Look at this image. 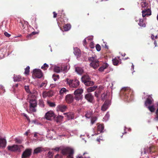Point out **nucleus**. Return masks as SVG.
Listing matches in <instances>:
<instances>
[{
  "instance_id": "nucleus-45",
  "label": "nucleus",
  "mask_w": 158,
  "mask_h": 158,
  "mask_svg": "<svg viewBox=\"0 0 158 158\" xmlns=\"http://www.w3.org/2000/svg\"><path fill=\"white\" fill-rule=\"evenodd\" d=\"M150 111L152 112H154L155 110V108L153 106H149L148 107Z\"/></svg>"
},
{
  "instance_id": "nucleus-12",
  "label": "nucleus",
  "mask_w": 158,
  "mask_h": 158,
  "mask_svg": "<svg viewBox=\"0 0 158 158\" xmlns=\"http://www.w3.org/2000/svg\"><path fill=\"white\" fill-rule=\"evenodd\" d=\"M142 13L143 17L146 16H149L151 15V10L149 8L144 9V10H143Z\"/></svg>"
},
{
  "instance_id": "nucleus-50",
  "label": "nucleus",
  "mask_w": 158,
  "mask_h": 158,
  "mask_svg": "<svg viewBox=\"0 0 158 158\" xmlns=\"http://www.w3.org/2000/svg\"><path fill=\"white\" fill-rule=\"evenodd\" d=\"M15 140L16 143H21L22 142V140L21 139L16 138L15 139Z\"/></svg>"
},
{
  "instance_id": "nucleus-60",
  "label": "nucleus",
  "mask_w": 158,
  "mask_h": 158,
  "mask_svg": "<svg viewBox=\"0 0 158 158\" xmlns=\"http://www.w3.org/2000/svg\"><path fill=\"white\" fill-rule=\"evenodd\" d=\"M99 94H98V92H97L96 91V92H95V96L97 98L98 97V95H99Z\"/></svg>"
},
{
  "instance_id": "nucleus-53",
  "label": "nucleus",
  "mask_w": 158,
  "mask_h": 158,
  "mask_svg": "<svg viewBox=\"0 0 158 158\" xmlns=\"http://www.w3.org/2000/svg\"><path fill=\"white\" fill-rule=\"evenodd\" d=\"M25 89L26 91L28 93H30V92L29 89V87L28 86H25Z\"/></svg>"
},
{
  "instance_id": "nucleus-42",
  "label": "nucleus",
  "mask_w": 158,
  "mask_h": 158,
  "mask_svg": "<svg viewBox=\"0 0 158 158\" xmlns=\"http://www.w3.org/2000/svg\"><path fill=\"white\" fill-rule=\"evenodd\" d=\"M48 66H49L48 64L46 63H45L44 64V65L41 67V68L44 70H46L48 68Z\"/></svg>"
},
{
  "instance_id": "nucleus-39",
  "label": "nucleus",
  "mask_w": 158,
  "mask_h": 158,
  "mask_svg": "<svg viewBox=\"0 0 158 158\" xmlns=\"http://www.w3.org/2000/svg\"><path fill=\"white\" fill-rule=\"evenodd\" d=\"M141 6L142 8H145L147 7V6L148 5V3H147L145 1H143L141 3Z\"/></svg>"
},
{
  "instance_id": "nucleus-20",
  "label": "nucleus",
  "mask_w": 158,
  "mask_h": 158,
  "mask_svg": "<svg viewBox=\"0 0 158 158\" xmlns=\"http://www.w3.org/2000/svg\"><path fill=\"white\" fill-rule=\"evenodd\" d=\"M81 80L84 83L86 81L90 80V78L88 75H84L81 77Z\"/></svg>"
},
{
  "instance_id": "nucleus-35",
  "label": "nucleus",
  "mask_w": 158,
  "mask_h": 158,
  "mask_svg": "<svg viewBox=\"0 0 158 158\" xmlns=\"http://www.w3.org/2000/svg\"><path fill=\"white\" fill-rule=\"evenodd\" d=\"M38 32H33L31 34H29L27 36V38L28 39H31V36L33 35H34L36 34H38Z\"/></svg>"
},
{
  "instance_id": "nucleus-4",
  "label": "nucleus",
  "mask_w": 158,
  "mask_h": 158,
  "mask_svg": "<svg viewBox=\"0 0 158 158\" xmlns=\"http://www.w3.org/2000/svg\"><path fill=\"white\" fill-rule=\"evenodd\" d=\"M89 60L91 62L90 65L94 69H97L99 66V61L97 60L96 57H89L88 58Z\"/></svg>"
},
{
  "instance_id": "nucleus-63",
  "label": "nucleus",
  "mask_w": 158,
  "mask_h": 158,
  "mask_svg": "<svg viewBox=\"0 0 158 158\" xmlns=\"http://www.w3.org/2000/svg\"><path fill=\"white\" fill-rule=\"evenodd\" d=\"M83 44H84V45L85 44H86V40L85 39L83 41Z\"/></svg>"
},
{
  "instance_id": "nucleus-46",
  "label": "nucleus",
  "mask_w": 158,
  "mask_h": 158,
  "mask_svg": "<svg viewBox=\"0 0 158 158\" xmlns=\"http://www.w3.org/2000/svg\"><path fill=\"white\" fill-rule=\"evenodd\" d=\"M67 69V66H61V72H66Z\"/></svg>"
},
{
  "instance_id": "nucleus-36",
  "label": "nucleus",
  "mask_w": 158,
  "mask_h": 158,
  "mask_svg": "<svg viewBox=\"0 0 158 158\" xmlns=\"http://www.w3.org/2000/svg\"><path fill=\"white\" fill-rule=\"evenodd\" d=\"M54 71L55 72L57 73H59L61 72V67H59L56 66L54 69Z\"/></svg>"
},
{
  "instance_id": "nucleus-58",
  "label": "nucleus",
  "mask_w": 158,
  "mask_h": 158,
  "mask_svg": "<svg viewBox=\"0 0 158 158\" xmlns=\"http://www.w3.org/2000/svg\"><path fill=\"white\" fill-rule=\"evenodd\" d=\"M156 117L154 119L156 121H158V113H156Z\"/></svg>"
},
{
  "instance_id": "nucleus-23",
  "label": "nucleus",
  "mask_w": 158,
  "mask_h": 158,
  "mask_svg": "<svg viewBox=\"0 0 158 158\" xmlns=\"http://www.w3.org/2000/svg\"><path fill=\"white\" fill-rule=\"evenodd\" d=\"M74 94L75 95L74 98L77 101H79L82 98V95L74 93Z\"/></svg>"
},
{
  "instance_id": "nucleus-17",
  "label": "nucleus",
  "mask_w": 158,
  "mask_h": 158,
  "mask_svg": "<svg viewBox=\"0 0 158 158\" xmlns=\"http://www.w3.org/2000/svg\"><path fill=\"white\" fill-rule=\"evenodd\" d=\"M6 144V140L4 138H0V148H4Z\"/></svg>"
},
{
  "instance_id": "nucleus-43",
  "label": "nucleus",
  "mask_w": 158,
  "mask_h": 158,
  "mask_svg": "<svg viewBox=\"0 0 158 158\" xmlns=\"http://www.w3.org/2000/svg\"><path fill=\"white\" fill-rule=\"evenodd\" d=\"M52 77L55 81H56L57 79L59 78V76L58 75L53 74L52 76Z\"/></svg>"
},
{
  "instance_id": "nucleus-5",
  "label": "nucleus",
  "mask_w": 158,
  "mask_h": 158,
  "mask_svg": "<svg viewBox=\"0 0 158 158\" xmlns=\"http://www.w3.org/2000/svg\"><path fill=\"white\" fill-rule=\"evenodd\" d=\"M29 110L31 112H36V107L37 106L36 100L35 99H31L29 101Z\"/></svg>"
},
{
  "instance_id": "nucleus-8",
  "label": "nucleus",
  "mask_w": 158,
  "mask_h": 158,
  "mask_svg": "<svg viewBox=\"0 0 158 158\" xmlns=\"http://www.w3.org/2000/svg\"><path fill=\"white\" fill-rule=\"evenodd\" d=\"M21 147H23L22 145H14L12 146H8V148L9 150L11 151H18L19 152L20 151V149Z\"/></svg>"
},
{
  "instance_id": "nucleus-61",
  "label": "nucleus",
  "mask_w": 158,
  "mask_h": 158,
  "mask_svg": "<svg viewBox=\"0 0 158 158\" xmlns=\"http://www.w3.org/2000/svg\"><path fill=\"white\" fill-rule=\"evenodd\" d=\"M52 149L56 151H59V148L56 147V148H55L54 149Z\"/></svg>"
},
{
  "instance_id": "nucleus-15",
  "label": "nucleus",
  "mask_w": 158,
  "mask_h": 158,
  "mask_svg": "<svg viewBox=\"0 0 158 158\" xmlns=\"http://www.w3.org/2000/svg\"><path fill=\"white\" fill-rule=\"evenodd\" d=\"M119 57H115L113 59L112 61L114 65L115 66H118L119 64L121 63V60L119 59Z\"/></svg>"
},
{
  "instance_id": "nucleus-9",
  "label": "nucleus",
  "mask_w": 158,
  "mask_h": 158,
  "mask_svg": "<svg viewBox=\"0 0 158 158\" xmlns=\"http://www.w3.org/2000/svg\"><path fill=\"white\" fill-rule=\"evenodd\" d=\"M32 150L30 148H27L23 152L22 157V158L29 157L31 155Z\"/></svg>"
},
{
  "instance_id": "nucleus-40",
  "label": "nucleus",
  "mask_w": 158,
  "mask_h": 158,
  "mask_svg": "<svg viewBox=\"0 0 158 158\" xmlns=\"http://www.w3.org/2000/svg\"><path fill=\"white\" fill-rule=\"evenodd\" d=\"M47 103L48 105L50 107H54L56 106V104L54 102L48 101Z\"/></svg>"
},
{
  "instance_id": "nucleus-2",
  "label": "nucleus",
  "mask_w": 158,
  "mask_h": 158,
  "mask_svg": "<svg viewBox=\"0 0 158 158\" xmlns=\"http://www.w3.org/2000/svg\"><path fill=\"white\" fill-rule=\"evenodd\" d=\"M61 153L63 155H68V158H73V155L74 154V150L71 148L69 147L65 148L61 150Z\"/></svg>"
},
{
  "instance_id": "nucleus-37",
  "label": "nucleus",
  "mask_w": 158,
  "mask_h": 158,
  "mask_svg": "<svg viewBox=\"0 0 158 158\" xmlns=\"http://www.w3.org/2000/svg\"><path fill=\"white\" fill-rule=\"evenodd\" d=\"M53 156V153L52 152L49 151L47 154V158H52Z\"/></svg>"
},
{
  "instance_id": "nucleus-24",
  "label": "nucleus",
  "mask_w": 158,
  "mask_h": 158,
  "mask_svg": "<svg viewBox=\"0 0 158 158\" xmlns=\"http://www.w3.org/2000/svg\"><path fill=\"white\" fill-rule=\"evenodd\" d=\"M43 148L41 147H38L36 148L34 151L33 154H37L40 153L43 151Z\"/></svg>"
},
{
  "instance_id": "nucleus-38",
  "label": "nucleus",
  "mask_w": 158,
  "mask_h": 158,
  "mask_svg": "<svg viewBox=\"0 0 158 158\" xmlns=\"http://www.w3.org/2000/svg\"><path fill=\"white\" fill-rule=\"evenodd\" d=\"M25 71L24 73L26 75H28L30 72V67L29 66H27L25 69Z\"/></svg>"
},
{
  "instance_id": "nucleus-11",
  "label": "nucleus",
  "mask_w": 158,
  "mask_h": 158,
  "mask_svg": "<svg viewBox=\"0 0 158 158\" xmlns=\"http://www.w3.org/2000/svg\"><path fill=\"white\" fill-rule=\"evenodd\" d=\"M85 98L89 102L92 103L94 100L93 96L91 93L86 94L85 96Z\"/></svg>"
},
{
  "instance_id": "nucleus-29",
  "label": "nucleus",
  "mask_w": 158,
  "mask_h": 158,
  "mask_svg": "<svg viewBox=\"0 0 158 158\" xmlns=\"http://www.w3.org/2000/svg\"><path fill=\"white\" fill-rule=\"evenodd\" d=\"M76 71L78 73L81 74L83 72V70L82 68L77 67L76 68Z\"/></svg>"
},
{
  "instance_id": "nucleus-27",
  "label": "nucleus",
  "mask_w": 158,
  "mask_h": 158,
  "mask_svg": "<svg viewBox=\"0 0 158 158\" xmlns=\"http://www.w3.org/2000/svg\"><path fill=\"white\" fill-rule=\"evenodd\" d=\"M104 128V126L103 124H99L98 125L97 128L98 131L101 132L102 131Z\"/></svg>"
},
{
  "instance_id": "nucleus-33",
  "label": "nucleus",
  "mask_w": 158,
  "mask_h": 158,
  "mask_svg": "<svg viewBox=\"0 0 158 158\" xmlns=\"http://www.w3.org/2000/svg\"><path fill=\"white\" fill-rule=\"evenodd\" d=\"M64 30L67 31L69 30L71 28V25L70 24H67L63 26Z\"/></svg>"
},
{
  "instance_id": "nucleus-13",
  "label": "nucleus",
  "mask_w": 158,
  "mask_h": 158,
  "mask_svg": "<svg viewBox=\"0 0 158 158\" xmlns=\"http://www.w3.org/2000/svg\"><path fill=\"white\" fill-rule=\"evenodd\" d=\"M67 109L66 106L63 104L59 105L57 107V110L62 112L65 111Z\"/></svg>"
},
{
  "instance_id": "nucleus-56",
  "label": "nucleus",
  "mask_w": 158,
  "mask_h": 158,
  "mask_svg": "<svg viewBox=\"0 0 158 158\" xmlns=\"http://www.w3.org/2000/svg\"><path fill=\"white\" fill-rule=\"evenodd\" d=\"M20 23L21 24L20 25V26H22L23 28H25V26L22 22H20Z\"/></svg>"
},
{
  "instance_id": "nucleus-19",
  "label": "nucleus",
  "mask_w": 158,
  "mask_h": 158,
  "mask_svg": "<svg viewBox=\"0 0 158 158\" xmlns=\"http://www.w3.org/2000/svg\"><path fill=\"white\" fill-rule=\"evenodd\" d=\"M138 24L141 27H145L146 26L145 20H144L143 19H139Z\"/></svg>"
},
{
  "instance_id": "nucleus-49",
  "label": "nucleus",
  "mask_w": 158,
  "mask_h": 158,
  "mask_svg": "<svg viewBox=\"0 0 158 158\" xmlns=\"http://www.w3.org/2000/svg\"><path fill=\"white\" fill-rule=\"evenodd\" d=\"M67 117H68V119H73L74 118V116L73 115V114H70L69 113L67 114Z\"/></svg>"
},
{
  "instance_id": "nucleus-16",
  "label": "nucleus",
  "mask_w": 158,
  "mask_h": 158,
  "mask_svg": "<svg viewBox=\"0 0 158 158\" xmlns=\"http://www.w3.org/2000/svg\"><path fill=\"white\" fill-rule=\"evenodd\" d=\"M154 148L153 147H150L149 148L148 147L143 149V154H145L147 153H150L151 154L153 152V149Z\"/></svg>"
},
{
  "instance_id": "nucleus-47",
  "label": "nucleus",
  "mask_w": 158,
  "mask_h": 158,
  "mask_svg": "<svg viewBox=\"0 0 158 158\" xmlns=\"http://www.w3.org/2000/svg\"><path fill=\"white\" fill-rule=\"evenodd\" d=\"M39 105L41 107H44V102L42 100H40Z\"/></svg>"
},
{
  "instance_id": "nucleus-3",
  "label": "nucleus",
  "mask_w": 158,
  "mask_h": 158,
  "mask_svg": "<svg viewBox=\"0 0 158 158\" xmlns=\"http://www.w3.org/2000/svg\"><path fill=\"white\" fill-rule=\"evenodd\" d=\"M65 81L69 85V86L71 88H77L79 85V81L77 79H69L67 78Z\"/></svg>"
},
{
  "instance_id": "nucleus-34",
  "label": "nucleus",
  "mask_w": 158,
  "mask_h": 158,
  "mask_svg": "<svg viewBox=\"0 0 158 158\" xmlns=\"http://www.w3.org/2000/svg\"><path fill=\"white\" fill-rule=\"evenodd\" d=\"M84 84L86 86H90L93 85L94 84V82L90 81V80H89L85 82Z\"/></svg>"
},
{
  "instance_id": "nucleus-28",
  "label": "nucleus",
  "mask_w": 158,
  "mask_h": 158,
  "mask_svg": "<svg viewBox=\"0 0 158 158\" xmlns=\"http://www.w3.org/2000/svg\"><path fill=\"white\" fill-rule=\"evenodd\" d=\"M97 87V86H96L90 87L87 89V92L88 93H90L91 92L93 91L96 89Z\"/></svg>"
},
{
  "instance_id": "nucleus-59",
  "label": "nucleus",
  "mask_w": 158,
  "mask_h": 158,
  "mask_svg": "<svg viewBox=\"0 0 158 158\" xmlns=\"http://www.w3.org/2000/svg\"><path fill=\"white\" fill-rule=\"evenodd\" d=\"M24 116L26 117V118H27V120L28 121H30V118L29 117H28V116H27V115L26 114H24Z\"/></svg>"
},
{
  "instance_id": "nucleus-57",
  "label": "nucleus",
  "mask_w": 158,
  "mask_h": 158,
  "mask_svg": "<svg viewBox=\"0 0 158 158\" xmlns=\"http://www.w3.org/2000/svg\"><path fill=\"white\" fill-rule=\"evenodd\" d=\"M53 18H56L57 17V14L55 11L53 12Z\"/></svg>"
},
{
  "instance_id": "nucleus-26",
  "label": "nucleus",
  "mask_w": 158,
  "mask_h": 158,
  "mask_svg": "<svg viewBox=\"0 0 158 158\" xmlns=\"http://www.w3.org/2000/svg\"><path fill=\"white\" fill-rule=\"evenodd\" d=\"M83 89H82L81 88H79L76 90L74 91V93L77 94H78L82 95V93H83Z\"/></svg>"
},
{
  "instance_id": "nucleus-32",
  "label": "nucleus",
  "mask_w": 158,
  "mask_h": 158,
  "mask_svg": "<svg viewBox=\"0 0 158 158\" xmlns=\"http://www.w3.org/2000/svg\"><path fill=\"white\" fill-rule=\"evenodd\" d=\"M92 114V112L90 110L87 111L86 114H85V116L86 118H89L91 117Z\"/></svg>"
},
{
  "instance_id": "nucleus-6",
  "label": "nucleus",
  "mask_w": 158,
  "mask_h": 158,
  "mask_svg": "<svg viewBox=\"0 0 158 158\" xmlns=\"http://www.w3.org/2000/svg\"><path fill=\"white\" fill-rule=\"evenodd\" d=\"M55 114L51 110L48 111L45 115V118L48 120H52L55 118Z\"/></svg>"
},
{
  "instance_id": "nucleus-30",
  "label": "nucleus",
  "mask_w": 158,
  "mask_h": 158,
  "mask_svg": "<svg viewBox=\"0 0 158 158\" xmlns=\"http://www.w3.org/2000/svg\"><path fill=\"white\" fill-rule=\"evenodd\" d=\"M68 91V90H67L65 88H62L60 91V94L61 95H64V94H65L66 92Z\"/></svg>"
},
{
  "instance_id": "nucleus-55",
  "label": "nucleus",
  "mask_w": 158,
  "mask_h": 158,
  "mask_svg": "<svg viewBox=\"0 0 158 158\" xmlns=\"http://www.w3.org/2000/svg\"><path fill=\"white\" fill-rule=\"evenodd\" d=\"M4 34L5 35L6 37H10L11 35L10 34H9L6 32H4Z\"/></svg>"
},
{
  "instance_id": "nucleus-7",
  "label": "nucleus",
  "mask_w": 158,
  "mask_h": 158,
  "mask_svg": "<svg viewBox=\"0 0 158 158\" xmlns=\"http://www.w3.org/2000/svg\"><path fill=\"white\" fill-rule=\"evenodd\" d=\"M33 76L35 78H41L43 76V73L41 70L40 69H35L33 70Z\"/></svg>"
},
{
  "instance_id": "nucleus-18",
  "label": "nucleus",
  "mask_w": 158,
  "mask_h": 158,
  "mask_svg": "<svg viewBox=\"0 0 158 158\" xmlns=\"http://www.w3.org/2000/svg\"><path fill=\"white\" fill-rule=\"evenodd\" d=\"M108 66L109 65L107 63H104L99 68L98 70L99 71L102 72L104 71V69L108 68Z\"/></svg>"
},
{
  "instance_id": "nucleus-25",
  "label": "nucleus",
  "mask_w": 158,
  "mask_h": 158,
  "mask_svg": "<svg viewBox=\"0 0 158 158\" xmlns=\"http://www.w3.org/2000/svg\"><path fill=\"white\" fill-rule=\"evenodd\" d=\"M13 78L14 81H19L22 80L21 77L19 75H14Z\"/></svg>"
},
{
  "instance_id": "nucleus-14",
  "label": "nucleus",
  "mask_w": 158,
  "mask_h": 158,
  "mask_svg": "<svg viewBox=\"0 0 158 158\" xmlns=\"http://www.w3.org/2000/svg\"><path fill=\"white\" fill-rule=\"evenodd\" d=\"M54 95L53 92L52 90H49L48 92H44L43 93V96L44 98H45L47 97H51Z\"/></svg>"
},
{
  "instance_id": "nucleus-1",
  "label": "nucleus",
  "mask_w": 158,
  "mask_h": 158,
  "mask_svg": "<svg viewBox=\"0 0 158 158\" xmlns=\"http://www.w3.org/2000/svg\"><path fill=\"white\" fill-rule=\"evenodd\" d=\"M132 94V91L129 88L125 87L122 88L120 92V95L125 100H128L129 95Z\"/></svg>"
},
{
  "instance_id": "nucleus-22",
  "label": "nucleus",
  "mask_w": 158,
  "mask_h": 158,
  "mask_svg": "<svg viewBox=\"0 0 158 158\" xmlns=\"http://www.w3.org/2000/svg\"><path fill=\"white\" fill-rule=\"evenodd\" d=\"M73 53L75 55L77 56H79L81 54L80 50L77 48H74Z\"/></svg>"
},
{
  "instance_id": "nucleus-54",
  "label": "nucleus",
  "mask_w": 158,
  "mask_h": 158,
  "mask_svg": "<svg viewBox=\"0 0 158 158\" xmlns=\"http://www.w3.org/2000/svg\"><path fill=\"white\" fill-rule=\"evenodd\" d=\"M47 84L45 82H42L40 85L39 87L40 88H42L43 86H45Z\"/></svg>"
},
{
  "instance_id": "nucleus-64",
  "label": "nucleus",
  "mask_w": 158,
  "mask_h": 158,
  "mask_svg": "<svg viewBox=\"0 0 158 158\" xmlns=\"http://www.w3.org/2000/svg\"><path fill=\"white\" fill-rule=\"evenodd\" d=\"M59 156V154H57V155H56L55 156L54 158H57Z\"/></svg>"
},
{
  "instance_id": "nucleus-51",
  "label": "nucleus",
  "mask_w": 158,
  "mask_h": 158,
  "mask_svg": "<svg viewBox=\"0 0 158 158\" xmlns=\"http://www.w3.org/2000/svg\"><path fill=\"white\" fill-rule=\"evenodd\" d=\"M97 118L96 117H94L92 118L91 120V123L92 124H93L97 120Z\"/></svg>"
},
{
  "instance_id": "nucleus-10",
  "label": "nucleus",
  "mask_w": 158,
  "mask_h": 158,
  "mask_svg": "<svg viewBox=\"0 0 158 158\" xmlns=\"http://www.w3.org/2000/svg\"><path fill=\"white\" fill-rule=\"evenodd\" d=\"M74 99L73 95L71 94L67 95L65 98L66 102L68 104H70L73 102Z\"/></svg>"
},
{
  "instance_id": "nucleus-41",
  "label": "nucleus",
  "mask_w": 158,
  "mask_h": 158,
  "mask_svg": "<svg viewBox=\"0 0 158 158\" xmlns=\"http://www.w3.org/2000/svg\"><path fill=\"white\" fill-rule=\"evenodd\" d=\"M63 118V116L60 115H58L56 118V120L57 122H58L60 121V120L62 119Z\"/></svg>"
},
{
  "instance_id": "nucleus-48",
  "label": "nucleus",
  "mask_w": 158,
  "mask_h": 158,
  "mask_svg": "<svg viewBox=\"0 0 158 158\" xmlns=\"http://www.w3.org/2000/svg\"><path fill=\"white\" fill-rule=\"evenodd\" d=\"M96 48L98 51H99L101 49V47L100 45L98 44L96 45Z\"/></svg>"
},
{
  "instance_id": "nucleus-62",
  "label": "nucleus",
  "mask_w": 158,
  "mask_h": 158,
  "mask_svg": "<svg viewBox=\"0 0 158 158\" xmlns=\"http://www.w3.org/2000/svg\"><path fill=\"white\" fill-rule=\"evenodd\" d=\"M63 10H61L60 11V13H58V16H61V15L62 14V13L63 12Z\"/></svg>"
},
{
  "instance_id": "nucleus-21",
  "label": "nucleus",
  "mask_w": 158,
  "mask_h": 158,
  "mask_svg": "<svg viewBox=\"0 0 158 158\" xmlns=\"http://www.w3.org/2000/svg\"><path fill=\"white\" fill-rule=\"evenodd\" d=\"M109 102H105L102 107L101 110L104 111H106L108 107Z\"/></svg>"
},
{
  "instance_id": "nucleus-31",
  "label": "nucleus",
  "mask_w": 158,
  "mask_h": 158,
  "mask_svg": "<svg viewBox=\"0 0 158 158\" xmlns=\"http://www.w3.org/2000/svg\"><path fill=\"white\" fill-rule=\"evenodd\" d=\"M152 101L151 99L149 98H148L145 102V104L146 106H147L148 105H150L152 104Z\"/></svg>"
},
{
  "instance_id": "nucleus-44",
  "label": "nucleus",
  "mask_w": 158,
  "mask_h": 158,
  "mask_svg": "<svg viewBox=\"0 0 158 158\" xmlns=\"http://www.w3.org/2000/svg\"><path fill=\"white\" fill-rule=\"evenodd\" d=\"M107 94L105 93V92H103V94H102L101 96V99L102 100H104L106 97V96Z\"/></svg>"
},
{
  "instance_id": "nucleus-52",
  "label": "nucleus",
  "mask_w": 158,
  "mask_h": 158,
  "mask_svg": "<svg viewBox=\"0 0 158 158\" xmlns=\"http://www.w3.org/2000/svg\"><path fill=\"white\" fill-rule=\"evenodd\" d=\"M103 88H102L98 89L97 91H96L98 92V94H100L102 92Z\"/></svg>"
}]
</instances>
